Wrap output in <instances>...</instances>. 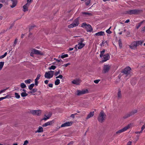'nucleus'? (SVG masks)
<instances>
[{"mask_svg": "<svg viewBox=\"0 0 145 145\" xmlns=\"http://www.w3.org/2000/svg\"><path fill=\"white\" fill-rule=\"evenodd\" d=\"M39 55L40 56H44V53L41 51L39 50L35 49H33L31 50L30 55L32 57H34V54Z\"/></svg>", "mask_w": 145, "mask_h": 145, "instance_id": "3", "label": "nucleus"}, {"mask_svg": "<svg viewBox=\"0 0 145 145\" xmlns=\"http://www.w3.org/2000/svg\"><path fill=\"white\" fill-rule=\"evenodd\" d=\"M28 143V141L27 140H26L24 142L23 145H27Z\"/></svg>", "mask_w": 145, "mask_h": 145, "instance_id": "53", "label": "nucleus"}, {"mask_svg": "<svg viewBox=\"0 0 145 145\" xmlns=\"http://www.w3.org/2000/svg\"><path fill=\"white\" fill-rule=\"evenodd\" d=\"M70 64L69 63H67V64H64L63 65V66H64L65 67H67L68 65H70Z\"/></svg>", "mask_w": 145, "mask_h": 145, "instance_id": "58", "label": "nucleus"}, {"mask_svg": "<svg viewBox=\"0 0 145 145\" xmlns=\"http://www.w3.org/2000/svg\"><path fill=\"white\" fill-rule=\"evenodd\" d=\"M43 131V128L41 126H40L39 127L38 129V130H37V131H35V133H40L41 132H42Z\"/></svg>", "mask_w": 145, "mask_h": 145, "instance_id": "24", "label": "nucleus"}, {"mask_svg": "<svg viewBox=\"0 0 145 145\" xmlns=\"http://www.w3.org/2000/svg\"><path fill=\"white\" fill-rule=\"evenodd\" d=\"M145 128V124L143 125L141 127V131L142 132V131Z\"/></svg>", "mask_w": 145, "mask_h": 145, "instance_id": "49", "label": "nucleus"}, {"mask_svg": "<svg viewBox=\"0 0 145 145\" xmlns=\"http://www.w3.org/2000/svg\"><path fill=\"white\" fill-rule=\"evenodd\" d=\"M91 0H85V4L86 6H88L91 3Z\"/></svg>", "mask_w": 145, "mask_h": 145, "instance_id": "29", "label": "nucleus"}, {"mask_svg": "<svg viewBox=\"0 0 145 145\" xmlns=\"http://www.w3.org/2000/svg\"><path fill=\"white\" fill-rule=\"evenodd\" d=\"M21 96L22 97H25L28 95V94L26 92H22L21 93Z\"/></svg>", "mask_w": 145, "mask_h": 145, "instance_id": "32", "label": "nucleus"}, {"mask_svg": "<svg viewBox=\"0 0 145 145\" xmlns=\"http://www.w3.org/2000/svg\"><path fill=\"white\" fill-rule=\"evenodd\" d=\"M88 93V91L87 89L82 90H77L76 91L75 94L78 96H80L86 93Z\"/></svg>", "mask_w": 145, "mask_h": 145, "instance_id": "7", "label": "nucleus"}, {"mask_svg": "<svg viewBox=\"0 0 145 145\" xmlns=\"http://www.w3.org/2000/svg\"><path fill=\"white\" fill-rule=\"evenodd\" d=\"M4 64V62L2 61L0 62V70L2 69Z\"/></svg>", "mask_w": 145, "mask_h": 145, "instance_id": "30", "label": "nucleus"}, {"mask_svg": "<svg viewBox=\"0 0 145 145\" xmlns=\"http://www.w3.org/2000/svg\"><path fill=\"white\" fill-rule=\"evenodd\" d=\"M7 98V96H6L4 97H1L0 98V101H1L2 100H3Z\"/></svg>", "mask_w": 145, "mask_h": 145, "instance_id": "63", "label": "nucleus"}, {"mask_svg": "<svg viewBox=\"0 0 145 145\" xmlns=\"http://www.w3.org/2000/svg\"><path fill=\"white\" fill-rule=\"evenodd\" d=\"M81 81L79 79L76 78L72 81V84L76 85H78L81 82Z\"/></svg>", "mask_w": 145, "mask_h": 145, "instance_id": "13", "label": "nucleus"}, {"mask_svg": "<svg viewBox=\"0 0 145 145\" xmlns=\"http://www.w3.org/2000/svg\"><path fill=\"white\" fill-rule=\"evenodd\" d=\"M17 40H18L17 38L15 39L14 42V44H13V46H15L16 44H17Z\"/></svg>", "mask_w": 145, "mask_h": 145, "instance_id": "48", "label": "nucleus"}, {"mask_svg": "<svg viewBox=\"0 0 145 145\" xmlns=\"http://www.w3.org/2000/svg\"><path fill=\"white\" fill-rule=\"evenodd\" d=\"M142 133V132L141 131L140 132H138V131L135 132V133L136 134H140V133Z\"/></svg>", "mask_w": 145, "mask_h": 145, "instance_id": "62", "label": "nucleus"}, {"mask_svg": "<svg viewBox=\"0 0 145 145\" xmlns=\"http://www.w3.org/2000/svg\"><path fill=\"white\" fill-rule=\"evenodd\" d=\"M94 111L90 112L86 118V119L87 120L90 118L92 117L94 115Z\"/></svg>", "mask_w": 145, "mask_h": 145, "instance_id": "17", "label": "nucleus"}, {"mask_svg": "<svg viewBox=\"0 0 145 145\" xmlns=\"http://www.w3.org/2000/svg\"><path fill=\"white\" fill-rule=\"evenodd\" d=\"M144 21V20L140 22L138 24V26H137L136 27V28L137 29H138L141 26V25L142 24V23Z\"/></svg>", "mask_w": 145, "mask_h": 145, "instance_id": "35", "label": "nucleus"}, {"mask_svg": "<svg viewBox=\"0 0 145 145\" xmlns=\"http://www.w3.org/2000/svg\"><path fill=\"white\" fill-rule=\"evenodd\" d=\"M31 81V80L30 79H29L28 80H25V82L27 84H30V83Z\"/></svg>", "mask_w": 145, "mask_h": 145, "instance_id": "44", "label": "nucleus"}, {"mask_svg": "<svg viewBox=\"0 0 145 145\" xmlns=\"http://www.w3.org/2000/svg\"><path fill=\"white\" fill-rule=\"evenodd\" d=\"M118 43L119 46L120 48H122V44L121 40L120 39H119L118 41Z\"/></svg>", "mask_w": 145, "mask_h": 145, "instance_id": "37", "label": "nucleus"}, {"mask_svg": "<svg viewBox=\"0 0 145 145\" xmlns=\"http://www.w3.org/2000/svg\"><path fill=\"white\" fill-rule=\"evenodd\" d=\"M100 81V80L98 79V80H95L94 82L95 83V84H97L99 83V82Z\"/></svg>", "mask_w": 145, "mask_h": 145, "instance_id": "50", "label": "nucleus"}, {"mask_svg": "<svg viewBox=\"0 0 145 145\" xmlns=\"http://www.w3.org/2000/svg\"><path fill=\"white\" fill-rule=\"evenodd\" d=\"M111 68V66L109 65H105L103 68V73L108 72Z\"/></svg>", "mask_w": 145, "mask_h": 145, "instance_id": "9", "label": "nucleus"}, {"mask_svg": "<svg viewBox=\"0 0 145 145\" xmlns=\"http://www.w3.org/2000/svg\"><path fill=\"white\" fill-rule=\"evenodd\" d=\"M54 72V71H52L46 72L45 73L44 77L46 78H50L53 76Z\"/></svg>", "mask_w": 145, "mask_h": 145, "instance_id": "6", "label": "nucleus"}, {"mask_svg": "<svg viewBox=\"0 0 145 145\" xmlns=\"http://www.w3.org/2000/svg\"><path fill=\"white\" fill-rule=\"evenodd\" d=\"M105 35L104 32L101 31L95 34V35L97 36H104Z\"/></svg>", "mask_w": 145, "mask_h": 145, "instance_id": "22", "label": "nucleus"}, {"mask_svg": "<svg viewBox=\"0 0 145 145\" xmlns=\"http://www.w3.org/2000/svg\"><path fill=\"white\" fill-rule=\"evenodd\" d=\"M60 83V80L59 79H57L55 81V84L56 85H57Z\"/></svg>", "mask_w": 145, "mask_h": 145, "instance_id": "31", "label": "nucleus"}, {"mask_svg": "<svg viewBox=\"0 0 145 145\" xmlns=\"http://www.w3.org/2000/svg\"><path fill=\"white\" fill-rule=\"evenodd\" d=\"M131 69V68L130 67H127L123 70L122 72L123 74L126 75V76H127L129 74Z\"/></svg>", "mask_w": 145, "mask_h": 145, "instance_id": "8", "label": "nucleus"}, {"mask_svg": "<svg viewBox=\"0 0 145 145\" xmlns=\"http://www.w3.org/2000/svg\"><path fill=\"white\" fill-rule=\"evenodd\" d=\"M68 56V55L67 54H65L64 55H63L61 56V57L62 58H64L67 57Z\"/></svg>", "mask_w": 145, "mask_h": 145, "instance_id": "42", "label": "nucleus"}, {"mask_svg": "<svg viewBox=\"0 0 145 145\" xmlns=\"http://www.w3.org/2000/svg\"><path fill=\"white\" fill-rule=\"evenodd\" d=\"M137 46L136 41H135L133 42L131 44L129 45V47L131 49L135 50Z\"/></svg>", "mask_w": 145, "mask_h": 145, "instance_id": "12", "label": "nucleus"}, {"mask_svg": "<svg viewBox=\"0 0 145 145\" xmlns=\"http://www.w3.org/2000/svg\"><path fill=\"white\" fill-rule=\"evenodd\" d=\"M137 112V110H134L131 111L130 112V113L131 116L133 115Z\"/></svg>", "mask_w": 145, "mask_h": 145, "instance_id": "27", "label": "nucleus"}, {"mask_svg": "<svg viewBox=\"0 0 145 145\" xmlns=\"http://www.w3.org/2000/svg\"><path fill=\"white\" fill-rule=\"evenodd\" d=\"M79 40L80 42L79 43H83V42L84 41V39L83 38H81Z\"/></svg>", "mask_w": 145, "mask_h": 145, "instance_id": "46", "label": "nucleus"}, {"mask_svg": "<svg viewBox=\"0 0 145 145\" xmlns=\"http://www.w3.org/2000/svg\"><path fill=\"white\" fill-rule=\"evenodd\" d=\"M60 70H59L58 71H56L55 72V76H57L58 74L60 73Z\"/></svg>", "mask_w": 145, "mask_h": 145, "instance_id": "43", "label": "nucleus"}, {"mask_svg": "<svg viewBox=\"0 0 145 145\" xmlns=\"http://www.w3.org/2000/svg\"><path fill=\"white\" fill-rule=\"evenodd\" d=\"M131 125V124H128L126 126L123 127V129L117 131L116 132V134H120L127 131V129L130 128Z\"/></svg>", "mask_w": 145, "mask_h": 145, "instance_id": "5", "label": "nucleus"}, {"mask_svg": "<svg viewBox=\"0 0 145 145\" xmlns=\"http://www.w3.org/2000/svg\"><path fill=\"white\" fill-rule=\"evenodd\" d=\"M141 31L143 33L144 32H145V26H144L143 28L142 29Z\"/></svg>", "mask_w": 145, "mask_h": 145, "instance_id": "61", "label": "nucleus"}, {"mask_svg": "<svg viewBox=\"0 0 145 145\" xmlns=\"http://www.w3.org/2000/svg\"><path fill=\"white\" fill-rule=\"evenodd\" d=\"M34 86V84H30L29 86V89L30 90H31L33 88Z\"/></svg>", "mask_w": 145, "mask_h": 145, "instance_id": "33", "label": "nucleus"}, {"mask_svg": "<svg viewBox=\"0 0 145 145\" xmlns=\"http://www.w3.org/2000/svg\"><path fill=\"white\" fill-rule=\"evenodd\" d=\"M37 91V89H36V88L33 89H32V91L30 92V93H35V92H36Z\"/></svg>", "mask_w": 145, "mask_h": 145, "instance_id": "41", "label": "nucleus"}, {"mask_svg": "<svg viewBox=\"0 0 145 145\" xmlns=\"http://www.w3.org/2000/svg\"><path fill=\"white\" fill-rule=\"evenodd\" d=\"M72 122H67L64 123L61 125V127H65L66 126H70L72 124Z\"/></svg>", "mask_w": 145, "mask_h": 145, "instance_id": "15", "label": "nucleus"}, {"mask_svg": "<svg viewBox=\"0 0 145 145\" xmlns=\"http://www.w3.org/2000/svg\"><path fill=\"white\" fill-rule=\"evenodd\" d=\"M85 29L88 32H91L93 30V29L91 26L89 24L87 25Z\"/></svg>", "mask_w": 145, "mask_h": 145, "instance_id": "18", "label": "nucleus"}, {"mask_svg": "<svg viewBox=\"0 0 145 145\" xmlns=\"http://www.w3.org/2000/svg\"><path fill=\"white\" fill-rule=\"evenodd\" d=\"M15 97L17 99H19L20 98V95H19L18 93H15Z\"/></svg>", "mask_w": 145, "mask_h": 145, "instance_id": "38", "label": "nucleus"}, {"mask_svg": "<svg viewBox=\"0 0 145 145\" xmlns=\"http://www.w3.org/2000/svg\"><path fill=\"white\" fill-rule=\"evenodd\" d=\"M85 45V44L83 43H78V44H77L74 47L75 48L76 51H77V48H78V49H81L83 48Z\"/></svg>", "mask_w": 145, "mask_h": 145, "instance_id": "11", "label": "nucleus"}, {"mask_svg": "<svg viewBox=\"0 0 145 145\" xmlns=\"http://www.w3.org/2000/svg\"><path fill=\"white\" fill-rule=\"evenodd\" d=\"M56 68V67L55 66L52 65L48 68L49 70L53 69L54 70Z\"/></svg>", "mask_w": 145, "mask_h": 145, "instance_id": "36", "label": "nucleus"}, {"mask_svg": "<svg viewBox=\"0 0 145 145\" xmlns=\"http://www.w3.org/2000/svg\"><path fill=\"white\" fill-rule=\"evenodd\" d=\"M127 33V36H129V35H130V32L129 31H128L126 32Z\"/></svg>", "mask_w": 145, "mask_h": 145, "instance_id": "57", "label": "nucleus"}, {"mask_svg": "<svg viewBox=\"0 0 145 145\" xmlns=\"http://www.w3.org/2000/svg\"><path fill=\"white\" fill-rule=\"evenodd\" d=\"M54 123V121L52 120L45 123L42 126L43 127H45L48 125H51Z\"/></svg>", "mask_w": 145, "mask_h": 145, "instance_id": "16", "label": "nucleus"}, {"mask_svg": "<svg viewBox=\"0 0 145 145\" xmlns=\"http://www.w3.org/2000/svg\"><path fill=\"white\" fill-rule=\"evenodd\" d=\"M111 28V27H110L109 29L106 31V32L108 34H110L112 33V32L110 30Z\"/></svg>", "mask_w": 145, "mask_h": 145, "instance_id": "45", "label": "nucleus"}, {"mask_svg": "<svg viewBox=\"0 0 145 145\" xmlns=\"http://www.w3.org/2000/svg\"><path fill=\"white\" fill-rule=\"evenodd\" d=\"M79 24L78 18L75 19L71 24L68 25V27L69 28H73L78 26Z\"/></svg>", "mask_w": 145, "mask_h": 145, "instance_id": "4", "label": "nucleus"}, {"mask_svg": "<svg viewBox=\"0 0 145 145\" xmlns=\"http://www.w3.org/2000/svg\"><path fill=\"white\" fill-rule=\"evenodd\" d=\"M27 3L26 4H28V5H29L31 3L30 2L29 0H27Z\"/></svg>", "mask_w": 145, "mask_h": 145, "instance_id": "55", "label": "nucleus"}, {"mask_svg": "<svg viewBox=\"0 0 145 145\" xmlns=\"http://www.w3.org/2000/svg\"><path fill=\"white\" fill-rule=\"evenodd\" d=\"M103 60L102 61L103 62H105L108 60L110 58V56L108 54H106L105 55H103Z\"/></svg>", "mask_w": 145, "mask_h": 145, "instance_id": "14", "label": "nucleus"}, {"mask_svg": "<svg viewBox=\"0 0 145 145\" xmlns=\"http://www.w3.org/2000/svg\"><path fill=\"white\" fill-rule=\"evenodd\" d=\"M122 95L121 91L120 89H119L117 93V98L118 99H120L121 98Z\"/></svg>", "mask_w": 145, "mask_h": 145, "instance_id": "23", "label": "nucleus"}, {"mask_svg": "<svg viewBox=\"0 0 145 145\" xmlns=\"http://www.w3.org/2000/svg\"><path fill=\"white\" fill-rule=\"evenodd\" d=\"M29 5L28 4H25L23 6V11L24 12H25L28 10V7Z\"/></svg>", "mask_w": 145, "mask_h": 145, "instance_id": "20", "label": "nucleus"}, {"mask_svg": "<svg viewBox=\"0 0 145 145\" xmlns=\"http://www.w3.org/2000/svg\"><path fill=\"white\" fill-rule=\"evenodd\" d=\"M63 77V76L62 75H59L58 76H57L56 77V78H59L60 79H62Z\"/></svg>", "mask_w": 145, "mask_h": 145, "instance_id": "51", "label": "nucleus"}, {"mask_svg": "<svg viewBox=\"0 0 145 145\" xmlns=\"http://www.w3.org/2000/svg\"><path fill=\"white\" fill-rule=\"evenodd\" d=\"M143 10L142 9H133L127 11V13L129 14H138L142 13Z\"/></svg>", "mask_w": 145, "mask_h": 145, "instance_id": "2", "label": "nucleus"}, {"mask_svg": "<svg viewBox=\"0 0 145 145\" xmlns=\"http://www.w3.org/2000/svg\"><path fill=\"white\" fill-rule=\"evenodd\" d=\"M38 80H35V85L36 86H37L38 82L37 81Z\"/></svg>", "mask_w": 145, "mask_h": 145, "instance_id": "59", "label": "nucleus"}, {"mask_svg": "<svg viewBox=\"0 0 145 145\" xmlns=\"http://www.w3.org/2000/svg\"><path fill=\"white\" fill-rule=\"evenodd\" d=\"M8 88H6L5 89H4L3 90H1L0 91V94L1 93H2L4 91H5Z\"/></svg>", "mask_w": 145, "mask_h": 145, "instance_id": "54", "label": "nucleus"}, {"mask_svg": "<svg viewBox=\"0 0 145 145\" xmlns=\"http://www.w3.org/2000/svg\"><path fill=\"white\" fill-rule=\"evenodd\" d=\"M20 86L22 88H24L26 87V85L23 83H21Z\"/></svg>", "mask_w": 145, "mask_h": 145, "instance_id": "34", "label": "nucleus"}, {"mask_svg": "<svg viewBox=\"0 0 145 145\" xmlns=\"http://www.w3.org/2000/svg\"><path fill=\"white\" fill-rule=\"evenodd\" d=\"M131 116L130 112H129V113H127V114H126L124 116H123V118L124 119H125L129 118V117Z\"/></svg>", "mask_w": 145, "mask_h": 145, "instance_id": "26", "label": "nucleus"}, {"mask_svg": "<svg viewBox=\"0 0 145 145\" xmlns=\"http://www.w3.org/2000/svg\"><path fill=\"white\" fill-rule=\"evenodd\" d=\"M12 2V5H10V7L13 8L15 7L17 5V1L16 0H11Z\"/></svg>", "mask_w": 145, "mask_h": 145, "instance_id": "19", "label": "nucleus"}, {"mask_svg": "<svg viewBox=\"0 0 145 145\" xmlns=\"http://www.w3.org/2000/svg\"><path fill=\"white\" fill-rule=\"evenodd\" d=\"M88 25H87L86 23H84L82 24L81 25V27H85L86 28V27Z\"/></svg>", "mask_w": 145, "mask_h": 145, "instance_id": "40", "label": "nucleus"}, {"mask_svg": "<svg viewBox=\"0 0 145 145\" xmlns=\"http://www.w3.org/2000/svg\"><path fill=\"white\" fill-rule=\"evenodd\" d=\"M144 41L143 40H139L136 41L137 43V46L140 45L142 44L143 43Z\"/></svg>", "mask_w": 145, "mask_h": 145, "instance_id": "28", "label": "nucleus"}, {"mask_svg": "<svg viewBox=\"0 0 145 145\" xmlns=\"http://www.w3.org/2000/svg\"><path fill=\"white\" fill-rule=\"evenodd\" d=\"M77 114V113H76L75 114H72L71 115V116L70 117L71 118H74V115H76Z\"/></svg>", "mask_w": 145, "mask_h": 145, "instance_id": "56", "label": "nucleus"}, {"mask_svg": "<svg viewBox=\"0 0 145 145\" xmlns=\"http://www.w3.org/2000/svg\"><path fill=\"white\" fill-rule=\"evenodd\" d=\"M54 59V60H56V61H57L58 62H60V61H61V59H60V60H58V59H56V58H55Z\"/></svg>", "mask_w": 145, "mask_h": 145, "instance_id": "64", "label": "nucleus"}, {"mask_svg": "<svg viewBox=\"0 0 145 145\" xmlns=\"http://www.w3.org/2000/svg\"><path fill=\"white\" fill-rule=\"evenodd\" d=\"M40 74H38L37 76V78H36V79L35 80H39V78H40Z\"/></svg>", "mask_w": 145, "mask_h": 145, "instance_id": "52", "label": "nucleus"}, {"mask_svg": "<svg viewBox=\"0 0 145 145\" xmlns=\"http://www.w3.org/2000/svg\"><path fill=\"white\" fill-rule=\"evenodd\" d=\"M52 114H50L48 115V116H46V115H44V116H45L46 117H44L43 119H42L41 120V121L42 120H46L47 119H49L51 116Z\"/></svg>", "mask_w": 145, "mask_h": 145, "instance_id": "25", "label": "nucleus"}, {"mask_svg": "<svg viewBox=\"0 0 145 145\" xmlns=\"http://www.w3.org/2000/svg\"><path fill=\"white\" fill-rule=\"evenodd\" d=\"M105 52V49H103L101 52V54L100 55V56L101 57H102L103 56V54H104Z\"/></svg>", "mask_w": 145, "mask_h": 145, "instance_id": "39", "label": "nucleus"}, {"mask_svg": "<svg viewBox=\"0 0 145 145\" xmlns=\"http://www.w3.org/2000/svg\"><path fill=\"white\" fill-rule=\"evenodd\" d=\"M106 115L103 110H102L99 114L97 119L98 121L101 123H103L105 120Z\"/></svg>", "mask_w": 145, "mask_h": 145, "instance_id": "1", "label": "nucleus"}, {"mask_svg": "<svg viewBox=\"0 0 145 145\" xmlns=\"http://www.w3.org/2000/svg\"><path fill=\"white\" fill-rule=\"evenodd\" d=\"M35 27V25L31 26L29 28V31H30L33 28Z\"/></svg>", "mask_w": 145, "mask_h": 145, "instance_id": "47", "label": "nucleus"}, {"mask_svg": "<svg viewBox=\"0 0 145 145\" xmlns=\"http://www.w3.org/2000/svg\"><path fill=\"white\" fill-rule=\"evenodd\" d=\"M31 113L34 115L40 116L41 113V111L40 110H33L30 111Z\"/></svg>", "mask_w": 145, "mask_h": 145, "instance_id": "10", "label": "nucleus"}, {"mask_svg": "<svg viewBox=\"0 0 145 145\" xmlns=\"http://www.w3.org/2000/svg\"><path fill=\"white\" fill-rule=\"evenodd\" d=\"M132 142L131 141H129L127 143V145H131Z\"/></svg>", "mask_w": 145, "mask_h": 145, "instance_id": "60", "label": "nucleus"}, {"mask_svg": "<svg viewBox=\"0 0 145 145\" xmlns=\"http://www.w3.org/2000/svg\"><path fill=\"white\" fill-rule=\"evenodd\" d=\"M82 14L84 15V17H87L88 16H92L93 14L91 13L88 12H82Z\"/></svg>", "mask_w": 145, "mask_h": 145, "instance_id": "21", "label": "nucleus"}]
</instances>
